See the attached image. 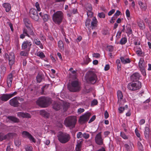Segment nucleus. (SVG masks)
I'll return each instance as SVG.
<instances>
[{"mask_svg": "<svg viewBox=\"0 0 151 151\" xmlns=\"http://www.w3.org/2000/svg\"><path fill=\"white\" fill-rule=\"evenodd\" d=\"M69 106V104L68 102H63L62 104L55 102L53 105V108L56 111L60 110L61 111H66Z\"/></svg>", "mask_w": 151, "mask_h": 151, "instance_id": "nucleus-1", "label": "nucleus"}, {"mask_svg": "<svg viewBox=\"0 0 151 151\" xmlns=\"http://www.w3.org/2000/svg\"><path fill=\"white\" fill-rule=\"evenodd\" d=\"M68 89L70 91L76 92L79 91L81 89L80 83L77 80L72 81L68 86Z\"/></svg>", "mask_w": 151, "mask_h": 151, "instance_id": "nucleus-2", "label": "nucleus"}, {"mask_svg": "<svg viewBox=\"0 0 151 151\" xmlns=\"http://www.w3.org/2000/svg\"><path fill=\"white\" fill-rule=\"evenodd\" d=\"M37 104L42 107H47L51 103L50 98L45 97L39 98L36 101Z\"/></svg>", "mask_w": 151, "mask_h": 151, "instance_id": "nucleus-3", "label": "nucleus"}, {"mask_svg": "<svg viewBox=\"0 0 151 151\" xmlns=\"http://www.w3.org/2000/svg\"><path fill=\"white\" fill-rule=\"evenodd\" d=\"M59 141L62 144H65L68 142L71 137L69 134L62 132H59L57 136Z\"/></svg>", "mask_w": 151, "mask_h": 151, "instance_id": "nucleus-4", "label": "nucleus"}, {"mask_svg": "<svg viewBox=\"0 0 151 151\" xmlns=\"http://www.w3.org/2000/svg\"><path fill=\"white\" fill-rule=\"evenodd\" d=\"M76 120L74 116H70L67 117L64 120V124L66 127L74 128L75 125Z\"/></svg>", "mask_w": 151, "mask_h": 151, "instance_id": "nucleus-5", "label": "nucleus"}, {"mask_svg": "<svg viewBox=\"0 0 151 151\" xmlns=\"http://www.w3.org/2000/svg\"><path fill=\"white\" fill-rule=\"evenodd\" d=\"M63 13L61 11H58L52 15V20L56 24H59L62 21Z\"/></svg>", "mask_w": 151, "mask_h": 151, "instance_id": "nucleus-6", "label": "nucleus"}, {"mask_svg": "<svg viewBox=\"0 0 151 151\" xmlns=\"http://www.w3.org/2000/svg\"><path fill=\"white\" fill-rule=\"evenodd\" d=\"M86 76L87 79L92 84H94L98 81L97 75L93 71H88L86 73Z\"/></svg>", "mask_w": 151, "mask_h": 151, "instance_id": "nucleus-7", "label": "nucleus"}, {"mask_svg": "<svg viewBox=\"0 0 151 151\" xmlns=\"http://www.w3.org/2000/svg\"><path fill=\"white\" fill-rule=\"evenodd\" d=\"M32 27H29L27 28V29H24L23 31V34L21 35L20 38L23 39L26 36H28V37H30V35L32 36L33 38L35 37L36 35L33 32L32 28Z\"/></svg>", "mask_w": 151, "mask_h": 151, "instance_id": "nucleus-8", "label": "nucleus"}, {"mask_svg": "<svg viewBox=\"0 0 151 151\" xmlns=\"http://www.w3.org/2000/svg\"><path fill=\"white\" fill-rule=\"evenodd\" d=\"M142 86L141 83L139 81L133 82L129 83L127 87L131 91H135L139 89Z\"/></svg>", "mask_w": 151, "mask_h": 151, "instance_id": "nucleus-9", "label": "nucleus"}, {"mask_svg": "<svg viewBox=\"0 0 151 151\" xmlns=\"http://www.w3.org/2000/svg\"><path fill=\"white\" fill-rule=\"evenodd\" d=\"M91 115L90 113H88L80 116L78 120L79 122L81 124L85 123L88 121Z\"/></svg>", "mask_w": 151, "mask_h": 151, "instance_id": "nucleus-10", "label": "nucleus"}, {"mask_svg": "<svg viewBox=\"0 0 151 151\" xmlns=\"http://www.w3.org/2000/svg\"><path fill=\"white\" fill-rule=\"evenodd\" d=\"M29 15L30 17L35 21H37L39 19V16L36 10L34 9H31L29 11Z\"/></svg>", "mask_w": 151, "mask_h": 151, "instance_id": "nucleus-11", "label": "nucleus"}, {"mask_svg": "<svg viewBox=\"0 0 151 151\" xmlns=\"http://www.w3.org/2000/svg\"><path fill=\"white\" fill-rule=\"evenodd\" d=\"M20 99V97L18 96L15 97L9 101V104L11 105L14 107H17L19 106V103L18 100Z\"/></svg>", "mask_w": 151, "mask_h": 151, "instance_id": "nucleus-12", "label": "nucleus"}, {"mask_svg": "<svg viewBox=\"0 0 151 151\" xmlns=\"http://www.w3.org/2000/svg\"><path fill=\"white\" fill-rule=\"evenodd\" d=\"M22 136L23 137L27 138L33 142H35L36 141L34 137L29 132L26 131H23L22 133Z\"/></svg>", "mask_w": 151, "mask_h": 151, "instance_id": "nucleus-13", "label": "nucleus"}, {"mask_svg": "<svg viewBox=\"0 0 151 151\" xmlns=\"http://www.w3.org/2000/svg\"><path fill=\"white\" fill-rule=\"evenodd\" d=\"M31 45V42L27 40L23 42L22 46V49H26L27 51L29 52L30 50Z\"/></svg>", "mask_w": 151, "mask_h": 151, "instance_id": "nucleus-14", "label": "nucleus"}, {"mask_svg": "<svg viewBox=\"0 0 151 151\" xmlns=\"http://www.w3.org/2000/svg\"><path fill=\"white\" fill-rule=\"evenodd\" d=\"M14 71H12L9 73L7 76V83L8 86L9 87L11 86L12 82L13 77L14 76Z\"/></svg>", "mask_w": 151, "mask_h": 151, "instance_id": "nucleus-15", "label": "nucleus"}, {"mask_svg": "<svg viewBox=\"0 0 151 151\" xmlns=\"http://www.w3.org/2000/svg\"><path fill=\"white\" fill-rule=\"evenodd\" d=\"M101 132L99 133L96 134L95 138V141L96 144L99 145L103 144V139L102 138Z\"/></svg>", "mask_w": 151, "mask_h": 151, "instance_id": "nucleus-16", "label": "nucleus"}, {"mask_svg": "<svg viewBox=\"0 0 151 151\" xmlns=\"http://www.w3.org/2000/svg\"><path fill=\"white\" fill-rule=\"evenodd\" d=\"M139 65L141 71L142 72L143 74L144 75L145 74V72L144 69L145 62L143 59L140 58Z\"/></svg>", "mask_w": 151, "mask_h": 151, "instance_id": "nucleus-17", "label": "nucleus"}, {"mask_svg": "<svg viewBox=\"0 0 151 151\" xmlns=\"http://www.w3.org/2000/svg\"><path fill=\"white\" fill-rule=\"evenodd\" d=\"M9 64L10 68L14 62L15 57L13 53H11L9 55Z\"/></svg>", "mask_w": 151, "mask_h": 151, "instance_id": "nucleus-18", "label": "nucleus"}, {"mask_svg": "<svg viewBox=\"0 0 151 151\" xmlns=\"http://www.w3.org/2000/svg\"><path fill=\"white\" fill-rule=\"evenodd\" d=\"M141 76L139 73H134L131 76V79L132 81H138L137 80H138Z\"/></svg>", "mask_w": 151, "mask_h": 151, "instance_id": "nucleus-19", "label": "nucleus"}, {"mask_svg": "<svg viewBox=\"0 0 151 151\" xmlns=\"http://www.w3.org/2000/svg\"><path fill=\"white\" fill-rule=\"evenodd\" d=\"M17 115L19 117H21L23 118H30L31 117V116L29 114L22 112H18L17 113Z\"/></svg>", "mask_w": 151, "mask_h": 151, "instance_id": "nucleus-20", "label": "nucleus"}, {"mask_svg": "<svg viewBox=\"0 0 151 151\" xmlns=\"http://www.w3.org/2000/svg\"><path fill=\"white\" fill-rule=\"evenodd\" d=\"M82 143V140H79L77 141V143L76 145L75 149L76 151H81Z\"/></svg>", "mask_w": 151, "mask_h": 151, "instance_id": "nucleus-21", "label": "nucleus"}, {"mask_svg": "<svg viewBox=\"0 0 151 151\" xmlns=\"http://www.w3.org/2000/svg\"><path fill=\"white\" fill-rule=\"evenodd\" d=\"M117 97L118 98V104L120 105L121 103V101L123 99V96L122 93V91L119 90L117 92Z\"/></svg>", "mask_w": 151, "mask_h": 151, "instance_id": "nucleus-22", "label": "nucleus"}, {"mask_svg": "<svg viewBox=\"0 0 151 151\" xmlns=\"http://www.w3.org/2000/svg\"><path fill=\"white\" fill-rule=\"evenodd\" d=\"M10 98L9 94H4L0 96V99L2 101H8Z\"/></svg>", "mask_w": 151, "mask_h": 151, "instance_id": "nucleus-23", "label": "nucleus"}, {"mask_svg": "<svg viewBox=\"0 0 151 151\" xmlns=\"http://www.w3.org/2000/svg\"><path fill=\"white\" fill-rule=\"evenodd\" d=\"M23 21L25 26L27 28L29 27H32L31 22L28 19H24Z\"/></svg>", "mask_w": 151, "mask_h": 151, "instance_id": "nucleus-24", "label": "nucleus"}, {"mask_svg": "<svg viewBox=\"0 0 151 151\" xmlns=\"http://www.w3.org/2000/svg\"><path fill=\"white\" fill-rule=\"evenodd\" d=\"M144 1L145 0H142V1H139L138 4L141 9L145 10L146 9V6Z\"/></svg>", "mask_w": 151, "mask_h": 151, "instance_id": "nucleus-25", "label": "nucleus"}, {"mask_svg": "<svg viewBox=\"0 0 151 151\" xmlns=\"http://www.w3.org/2000/svg\"><path fill=\"white\" fill-rule=\"evenodd\" d=\"M40 114L43 117L48 118L50 116L49 114L44 110L40 111Z\"/></svg>", "mask_w": 151, "mask_h": 151, "instance_id": "nucleus-26", "label": "nucleus"}, {"mask_svg": "<svg viewBox=\"0 0 151 151\" xmlns=\"http://www.w3.org/2000/svg\"><path fill=\"white\" fill-rule=\"evenodd\" d=\"M7 118L14 123H18L19 122V119L13 116H8Z\"/></svg>", "mask_w": 151, "mask_h": 151, "instance_id": "nucleus-27", "label": "nucleus"}, {"mask_svg": "<svg viewBox=\"0 0 151 151\" xmlns=\"http://www.w3.org/2000/svg\"><path fill=\"white\" fill-rule=\"evenodd\" d=\"M120 59L122 63L124 64L129 63L131 62V60L129 58L125 59L124 57H121L120 58Z\"/></svg>", "mask_w": 151, "mask_h": 151, "instance_id": "nucleus-28", "label": "nucleus"}, {"mask_svg": "<svg viewBox=\"0 0 151 151\" xmlns=\"http://www.w3.org/2000/svg\"><path fill=\"white\" fill-rule=\"evenodd\" d=\"M3 7L5 8L6 11L8 12L11 9V6L10 4L8 3H5L3 4Z\"/></svg>", "mask_w": 151, "mask_h": 151, "instance_id": "nucleus-29", "label": "nucleus"}, {"mask_svg": "<svg viewBox=\"0 0 151 151\" xmlns=\"http://www.w3.org/2000/svg\"><path fill=\"white\" fill-rule=\"evenodd\" d=\"M58 47L60 50L63 51L64 50V45L63 42L61 41H59L58 43Z\"/></svg>", "mask_w": 151, "mask_h": 151, "instance_id": "nucleus-30", "label": "nucleus"}, {"mask_svg": "<svg viewBox=\"0 0 151 151\" xmlns=\"http://www.w3.org/2000/svg\"><path fill=\"white\" fill-rule=\"evenodd\" d=\"M150 133V130L149 128L147 127H145L144 131V134L145 137L146 138H148Z\"/></svg>", "mask_w": 151, "mask_h": 151, "instance_id": "nucleus-31", "label": "nucleus"}, {"mask_svg": "<svg viewBox=\"0 0 151 151\" xmlns=\"http://www.w3.org/2000/svg\"><path fill=\"white\" fill-rule=\"evenodd\" d=\"M97 22V19L95 17H93L92 19V21L91 22V26L92 27V29H93L94 27L96 26Z\"/></svg>", "mask_w": 151, "mask_h": 151, "instance_id": "nucleus-32", "label": "nucleus"}, {"mask_svg": "<svg viewBox=\"0 0 151 151\" xmlns=\"http://www.w3.org/2000/svg\"><path fill=\"white\" fill-rule=\"evenodd\" d=\"M34 41L35 44L37 45H39L41 49L43 48V46L41 43L40 41L39 40L38 38L35 39Z\"/></svg>", "mask_w": 151, "mask_h": 151, "instance_id": "nucleus-33", "label": "nucleus"}, {"mask_svg": "<svg viewBox=\"0 0 151 151\" xmlns=\"http://www.w3.org/2000/svg\"><path fill=\"white\" fill-rule=\"evenodd\" d=\"M136 53L139 56H143L145 55L144 53L140 48L136 51Z\"/></svg>", "mask_w": 151, "mask_h": 151, "instance_id": "nucleus-34", "label": "nucleus"}, {"mask_svg": "<svg viewBox=\"0 0 151 151\" xmlns=\"http://www.w3.org/2000/svg\"><path fill=\"white\" fill-rule=\"evenodd\" d=\"M16 134L14 133H10L5 135L6 139H9L12 138Z\"/></svg>", "mask_w": 151, "mask_h": 151, "instance_id": "nucleus-35", "label": "nucleus"}, {"mask_svg": "<svg viewBox=\"0 0 151 151\" xmlns=\"http://www.w3.org/2000/svg\"><path fill=\"white\" fill-rule=\"evenodd\" d=\"M36 78L37 82L40 83L42 80L43 77L41 75L38 74L36 76Z\"/></svg>", "mask_w": 151, "mask_h": 151, "instance_id": "nucleus-36", "label": "nucleus"}, {"mask_svg": "<svg viewBox=\"0 0 151 151\" xmlns=\"http://www.w3.org/2000/svg\"><path fill=\"white\" fill-rule=\"evenodd\" d=\"M127 40L126 38L123 37L121 39L120 41V44L121 45L125 44L127 42Z\"/></svg>", "mask_w": 151, "mask_h": 151, "instance_id": "nucleus-37", "label": "nucleus"}, {"mask_svg": "<svg viewBox=\"0 0 151 151\" xmlns=\"http://www.w3.org/2000/svg\"><path fill=\"white\" fill-rule=\"evenodd\" d=\"M116 63L117 65L118 70H120L121 66L120 60L119 59L117 60L116 61Z\"/></svg>", "mask_w": 151, "mask_h": 151, "instance_id": "nucleus-38", "label": "nucleus"}, {"mask_svg": "<svg viewBox=\"0 0 151 151\" xmlns=\"http://www.w3.org/2000/svg\"><path fill=\"white\" fill-rule=\"evenodd\" d=\"M120 136L123 139H127L128 138V137L123 132H121L120 133Z\"/></svg>", "mask_w": 151, "mask_h": 151, "instance_id": "nucleus-39", "label": "nucleus"}, {"mask_svg": "<svg viewBox=\"0 0 151 151\" xmlns=\"http://www.w3.org/2000/svg\"><path fill=\"white\" fill-rule=\"evenodd\" d=\"M86 9L88 11H92V8L91 5L90 4H88L86 6Z\"/></svg>", "mask_w": 151, "mask_h": 151, "instance_id": "nucleus-40", "label": "nucleus"}, {"mask_svg": "<svg viewBox=\"0 0 151 151\" xmlns=\"http://www.w3.org/2000/svg\"><path fill=\"white\" fill-rule=\"evenodd\" d=\"M42 18L45 21H47L48 19V15L46 14H43Z\"/></svg>", "mask_w": 151, "mask_h": 151, "instance_id": "nucleus-41", "label": "nucleus"}, {"mask_svg": "<svg viewBox=\"0 0 151 151\" xmlns=\"http://www.w3.org/2000/svg\"><path fill=\"white\" fill-rule=\"evenodd\" d=\"M137 145L139 150L140 151H142L143 149L142 145L141 142H137Z\"/></svg>", "mask_w": 151, "mask_h": 151, "instance_id": "nucleus-42", "label": "nucleus"}, {"mask_svg": "<svg viewBox=\"0 0 151 151\" xmlns=\"http://www.w3.org/2000/svg\"><path fill=\"white\" fill-rule=\"evenodd\" d=\"M138 24L141 29H143L145 28V26L144 23L143 22H139L138 23Z\"/></svg>", "mask_w": 151, "mask_h": 151, "instance_id": "nucleus-43", "label": "nucleus"}, {"mask_svg": "<svg viewBox=\"0 0 151 151\" xmlns=\"http://www.w3.org/2000/svg\"><path fill=\"white\" fill-rule=\"evenodd\" d=\"M26 151H32V147L30 146L27 145L25 147Z\"/></svg>", "mask_w": 151, "mask_h": 151, "instance_id": "nucleus-44", "label": "nucleus"}, {"mask_svg": "<svg viewBox=\"0 0 151 151\" xmlns=\"http://www.w3.org/2000/svg\"><path fill=\"white\" fill-rule=\"evenodd\" d=\"M37 55L41 58H43L45 57V55H44V53L42 52H39L37 53Z\"/></svg>", "mask_w": 151, "mask_h": 151, "instance_id": "nucleus-45", "label": "nucleus"}, {"mask_svg": "<svg viewBox=\"0 0 151 151\" xmlns=\"http://www.w3.org/2000/svg\"><path fill=\"white\" fill-rule=\"evenodd\" d=\"M6 139V138L5 135L0 133V141H1Z\"/></svg>", "mask_w": 151, "mask_h": 151, "instance_id": "nucleus-46", "label": "nucleus"}, {"mask_svg": "<svg viewBox=\"0 0 151 151\" xmlns=\"http://www.w3.org/2000/svg\"><path fill=\"white\" fill-rule=\"evenodd\" d=\"M124 147L127 151H131L132 150V148L130 147L129 145L127 144H125L124 145Z\"/></svg>", "mask_w": 151, "mask_h": 151, "instance_id": "nucleus-47", "label": "nucleus"}, {"mask_svg": "<svg viewBox=\"0 0 151 151\" xmlns=\"http://www.w3.org/2000/svg\"><path fill=\"white\" fill-rule=\"evenodd\" d=\"M98 16L100 18H104L105 17V15L104 12H102L101 13H99L98 14Z\"/></svg>", "mask_w": 151, "mask_h": 151, "instance_id": "nucleus-48", "label": "nucleus"}, {"mask_svg": "<svg viewBox=\"0 0 151 151\" xmlns=\"http://www.w3.org/2000/svg\"><path fill=\"white\" fill-rule=\"evenodd\" d=\"M126 28L128 33L131 34L132 33V31L130 27V26H127Z\"/></svg>", "mask_w": 151, "mask_h": 151, "instance_id": "nucleus-49", "label": "nucleus"}, {"mask_svg": "<svg viewBox=\"0 0 151 151\" xmlns=\"http://www.w3.org/2000/svg\"><path fill=\"white\" fill-rule=\"evenodd\" d=\"M13 149L11 146V145H9L7 146L6 151H13Z\"/></svg>", "mask_w": 151, "mask_h": 151, "instance_id": "nucleus-50", "label": "nucleus"}, {"mask_svg": "<svg viewBox=\"0 0 151 151\" xmlns=\"http://www.w3.org/2000/svg\"><path fill=\"white\" fill-rule=\"evenodd\" d=\"M83 135V134L81 132H78L77 134V137L78 139L81 138Z\"/></svg>", "mask_w": 151, "mask_h": 151, "instance_id": "nucleus-51", "label": "nucleus"}, {"mask_svg": "<svg viewBox=\"0 0 151 151\" xmlns=\"http://www.w3.org/2000/svg\"><path fill=\"white\" fill-rule=\"evenodd\" d=\"M89 134H87L86 133H84L83 134V136L84 138L85 139H87L89 137Z\"/></svg>", "mask_w": 151, "mask_h": 151, "instance_id": "nucleus-52", "label": "nucleus"}, {"mask_svg": "<svg viewBox=\"0 0 151 151\" xmlns=\"http://www.w3.org/2000/svg\"><path fill=\"white\" fill-rule=\"evenodd\" d=\"M35 6L37 9L38 11H40V7L39 4L38 2H36L35 3Z\"/></svg>", "mask_w": 151, "mask_h": 151, "instance_id": "nucleus-53", "label": "nucleus"}, {"mask_svg": "<svg viewBox=\"0 0 151 151\" xmlns=\"http://www.w3.org/2000/svg\"><path fill=\"white\" fill-rule=\"evenodd\" d=\"M93 56L96 58H99L100 57V55L98 53H94L93 54Z\"/></svg>", "mask_w": 151, "mask_h": 151, "instance_id": "nucleus-54", "label": "nucleus"}, {"mask_svg": "<svg viewBox=\"0 0 151 151\" xmlns=\"http://www.w3.org/2000/svg\"><path fill=\"white\" fill-rule=\"evenodd\" d=\"M20 55L22 56H26L28 55V53L27 52L22 51L20 52Z\"/></svg>", "mask_w": 151, "mask_h": 151, "instance_id": "nucleus-55", "label": "nucleus"}, {"mask_svg": "<svg viewBox=\"0 0 151 151\" xmlns=\"http://www.w3.org/2000/svg\"><path fill=\"white\" fill-rule=\"evenodd\" d=\"M91 22V20L89 19H87L86 21V26H89L90 25Z\"/></svg>", "mask_w": 151, "mask_h": 151, "instance_id": "nucleus-56", "label": "nucleus"}, {"mask_svg": "<svg viewBox=\"0 0 151 151\" xmlns=\"http://www.w3.org/2000/svg\"><path fill=\"white\" fill-rule=\"evenodd\" d=\"M87 15L88 17H91L92 16L93 13L92 12V11H87Z\"/></svg>", "mask_w": 151, "mask_h": 151, "instance_id": "nucleus-57", "label": "nucleus"}, {"mask_svg": "<svg viewBox=\"0 0 151 151\" xmlns=\"http://www.w3.org/2000/svg\"><path fill=\"white\" fill-rule=\"evenodd\" d=\"M125 109L124 107H120L119 108V113H122L123 111Z\"/></svg>", "mask_w": 151, "mask_h": 151, "instance_id": "nucleus-58", "label": "nucleus"}, {"mask_svg": "<svg viewBox=\"0 0 151 151\" xmlns=\"http://www.w3.org/2000/svg\"><path fill=\"white\" fill-rule=\"evenodd\" d=\"M15 145L16 146H19L20 145L21 143L19 140H16L14 141Z\"/></svg>", "mask_w": 151, "mask_h": 151, "instance_id": "nucleus-59", "label": "nucleus"}, {"mask_svg": "<svg viewBox=\"0 0 151 151\" xmlns=\"http://www.w3.org/2000/svg\"><path fill=\"white\" fill-rule=\"evenodd\" d=\"M96 118V116L95 115H93V116L90 119L89 121L88 122L89 123H90L91 122L93 121Z\"/></svg>", "mask_w": 151, "mask_h": 151, "instance_id": "nucleus-60", "label": "nucleus"}, {"mask_svg": "<svg viewBox=\"0 0 151 151\" xmlns=\"http://www.w3.org/2000/svg\"><path fill=\"white\" fill-rule=\"evenodd\" d=\"M115 10L114 9H112L108 13L109 16H111L115 12Z\"/></svg>", "mask_w": 151, "mask_h": 151, "instance_id": "nucleus-61", "label": "nucleus"}, {"mask_svg": "<svg viewBox=\"0 0 151 151\" xmlns=\"http://www.w3.org/2000/svg\"><path fill=\"white\" fill-rule=\"evenodd\" d=\"M126 13L127 17H130V13L129 10L128 9L126 10Z\"/></svg>", "mask_w": 151, "mask_h": 151, "instance_id": "nucleus-62", "label": "nucleus"}, {"mask_svg": "<svg viewBox=\"0 0 151 151\" xmlns=\"http://www.w3.org/2000/svg\"><path fill=\"white\" fill-rule=\"evenodd\" d=\"M98 103V101L96 100H93L91 102V104L93 105H96Z\"/></svg>", "mask_w": 151, "mask_h": 151, "instance_id": "nucleus-63", "label": "nucleus"}, {"mask_svg": "<svg viewBox=\"0 0 151 151\" xmlns=\"http://www.w3.org/2000/svg\"><path fill=\"white\" fill-rule=\"evenodd\" d=\"M135 133L136 135L138 137H140V135L139 133V132L138 130L136 129L135 130Z\"/></svg>", "mask_w": 151, "mask_h": 151, "instance_id": "nucleus-64", "label": "nucleus"}]
</instances>
